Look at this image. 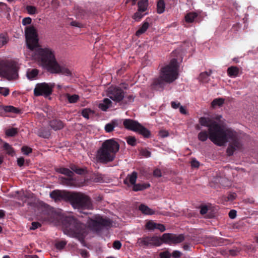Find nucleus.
<instances>
[{
	"label": "nucleus",
	"mask_w": 258,
	"mask_h": 258,
	"mask_svg": "<svg viewBox=\"0 0 258 258\" xmlns=\"http://www.w3.org/2000/svg\"><path fill=\"white\" fill-rule=\"evenodd\" d=\"M201 126L209 127V139L215 145L223 146L230 142L227 149L229 156L233 154L235 150L240 148L241 144L238 134L231 128L225 127L214 119L202 117L199 119Z\"/></svg>",
	"instance_id": "nucleus-1"
},
{
	"label": "nucleus",
	"mask_w": 258,
	"mask_h": 258,
	"mask_svg": "<svg viewBox=\"0 0 258 258\" xmlns=\"http://www.w3.org/2000/svg\"><path fill=\"white\" fill-rule=\"evenodd\" d=\"M26 55L28 58L35 60L39 66L51 73L66 76L72 75V71L70 69L57 61L55 51L50 47L38 46L31 51H29Z\"/></svg>",
	"instance_id": "nucleus-2"
},
{
	"label": "nucleus",
	"mask_w": 258,
	"mask_h": 258,
	"mask_svg": "<svg viewBox=\"0 0 258 258\" xmlns=\"http://www.w3.org/2000/svg\"><path fill=\"white\" fill-rule=\"evenodd\" d=\"M42 219L45 221L59 224L62 223L64 234L83 240L86 234V226L72 216H64L61 213L50 211L44 213Z\"/></svg>",
	"instance_id": "nucleus-3"
},
{
	"label": "nucleus",
	"mask_w": 258,
	"mask_h": 258,
	"mask_svg": "<svg viewBox=\"0 0 258 258\" xmlns=\"http://www.w3.org/2000/svg\"><path fill=\"white\" fill-rule=\"evenodd\" d=\"M50 197L55 202L61 201H70L75 209L80 210L91 209L92 202L90 198L81 193H70L64 190H55L50 192Z\"/></svg>",
	"instance_id": "nucleus-4"
},
{
	"label": "nucleus",
	"mask_w": 258,
	"mask_h": 258,
	"mask_svg": "<svg viewBox=\"0 0 258 258\" xmlns=\"http://www.w3.org/2000/svg\"><path fill=\"white\" fill-rule=\"evenodd\" d=\"M178 66L177 59L173 58L169 63L163 67L160 71L159 77L155 78L151 84L153 89H163L165 83H171L178 76Z\"/></svg>",
	"instance_id": "nucleus-5"
},
{
	"label": "nucleus",
	"mask_w": 258,
	"mask_h": 258,
	"mask_svg": "<svg viewBox=\"0 0 258 258\" xmlns=\"http://www.w3.org/2000/svg\"><path fill=\"white\" fill-rule=\"evenodd\" d=\"M119 145L114 139L104 141L96 153V160L101 164H107L114 160L119 150Z\"/></svg>",
	"instance_id": "nucleus-6"
},
{
	"label": "nucleus",
	"mask_w": 258,
	"mask_h": 258,
	"mask_svg": "<svg viewBox=\"0 0 258 258\" xmlns=\"http://www.w3.org/2000/svg\"><path fill=\"white\" fill-rule=\"evenodd\" d=\"M123 125L126 129L137 132L145 138H149L150 136V132L137 121L125 119L123 120Z\"/></svg>",
	"instance_id": "nucleus-7"
},
{
	"label": "nucleus",
	"mask_w": 258,
	"mask_h": 258,
	"mask_svg": "<svg viewBox=\"0 0 258 258\" xmlns=\"http://www.w3.org/2000/svg\"><path fill=\"white\" fill-rule=\"evenodd\" d=\"M27 46L29 51H31L38 46V39L36 29L32 26L25 29Z\"/></svg>",
	"instance_id": "nucleus-8"
},
{
	"label": "nucleus",
	"mask_w": 258,
	"mask_h": 258,
	"mask_svg": "<svg viewBox=\"0 0 258 258\" xmlns=\"http://www.w3.org/2000/svg\"><path fill=\"white\" fill-rule=\"evenodd\" d=\"M88 224L93 230L99 231L104 228L109 227L111 225V222L108 219L96 215L93 219H89Z\"/></svg>",
	"instance_id": "nucleus-9"
},
{
	"label": "nucleus",
	"mask_w": 258,
	"mask_h": 258,
	"mask_svg": "<svg viewBox=\"0 0 258 258\" xmlns=\"http://www.w3.org/2000/svg\"><path fill=\"white\" fill-rule=\"evenodd\" d=\"M18 76V69L16 65H7L5 61H0V76L10 80L16 79Z\"/></svg>",
	"instance_id": "nucleus-10"
},
{
	"label": "nucleus",
	"mask_w": 258,
	"mask_h": 258,
	"mask_svg": "<svg viewBox=\"0 0 258 258\" xmlns=\"http://www.w3.org/2000/svg\"><path fill=\"white\" fill-rule=\"evenodd\" d=\"M54 86V83H42L37 84L34 89V94L35 96H44L47 97L51 94L52 89Z\"/></svg>",
	"instance_id": "nucleus-11"
},
{
	"label": "nucleus",
	"mask_w": 258,
	"mask_h": 258,
	"mask_svg": "<svg viewBox=\"0 0 258 258\" xmlns=\"http://www.w3.org/2000/svg\"><path fill=\"white\" fill-rule=\"evenodd\" d=\"M137 244L142 247H151L160 246L162 244V237L158 236L144 237L138 239Z\"/></svg>",
	"instance_id": "nucleus-12"
},
{
	"label": "nucleus",
	"mask_w": 258,
	"mask_h": 258,
	"mask_svg": "<svg viewBox=\"0 0 258 258\" xmlns=\"http://www.w3.org/2000/svg\"><path fill=\"white\" fill-rule=\"evenodd\" d=\"M184 239L183 234L176 235L171 233H164L162 236V243L167 244H177L181 242Z\"/></svg>",
	"instance_id": "nucleus-13"
},
{
	"label": "nucleus",
	"mask_w": 258,
	"mask_h": 258,
	"mask_svg": "<svg viewBox=\"0 0 258 258\" xmlns=\"http://www.w3.org/2000/svg\"><path fill=\"white\" fill-rule=\"evenodd\" d=\"M107 96L112 100L119 102L124 97L123 91L118 87H110L108 88Z\"/></svg>",
	"instance_id": "nucleus-14"
},
{
	"label": "nucleus",
	"mask_w": 258,
	"mask_h": 258,
	"mask_svg": "<svg viewBox=\"0 0 258 258\" xmlns=\"http://www.w3.org/2000/svg\"><path fill=\"white\" fill-rule=\"evenodd\" d=\"M146 228L149 230L158 229L161 232H164L166 229L164 225L155 223L153 221H149L147 222L146 224Z\"/></svg>",
	"instance_id": "nucleus-15"
},
{
	"label": "nucleus",
	"mask_w": 258,
	"mask_h": 258,
	"mask_svg": "<svg viewBox=\"0 0 258 258\" xmlns=\"http://www.w3.org/2000/svg\"><path fill=\"white\" fill-rule=\"evenodd\" d=\"M138 177V173L136 171H133L131 174H128L126 178L124 180V183L128 185L130 183L131 185H134L136 182Z\"/></svg>",
	"instance_id": "nucleus-16"
},
{
	"label": "nucleus",
	"mask_w": 258,
	"mask_h": 258,
	"mask_svg": "<svg viewBox=\"0 0 258 258\" xmlns=\"http://www.w3.org/2000/svg\"><path fill=\"white\" fill-rule=\"evenodd\" d=\"M49 125L54 131L61 130L64 126L63 122L61 120L57 119L51 120L49 122Z\"/></svg>",
	"instance_id": "nucleus-17"
},
{
	"label": "nucleus",
	"mask_w": 258,
	"mask_h": 258,
	"mask_svg": "<svg viewBox=\"0 0 258 258\" xmlns=\"http://www.w3.org/2000/svg\"><path fill=\"white\" fill-rule=\"evenodd\" d=\"M239 69L236 66H231L227 69L228 75L231 78H235L238 76Z\"/></svg>",
	"instance_id": "nucleus-18"
},
{
	"label": "nucleus",
	"mask_w": 258,
	"mask_h": 258,
	"mask_svg": "<svg viewBox=\"0 0 258 258\" xmlns=\"http://www.w3.org/2000/svg\"><path fill=\"white\" fill-rule=\"evenodd\" d=\"M112 105V102L109 99L105 98L99 104V108L103 111H106Z\"/></svg>",
	"instance_id": "nucleus-19"
},
{
	"label": "nucleus",
	"mask_w": 258,
	"mask_h": 258,
	"mask_svg": "<svg viewBox=\"0 0 258 258\" xmlns=\"http://www.w3.org/2000/svg\"><path fill=\"white\" fill-rule=\"evenodd\" d=\"M139 209L145 215H152L155 214V212L147 206L142 204L139 207Z\"/></svg>",
	"instance_id": "nucleus-20"
},
{
	"label": "nucleus",
	"mask_w": 258,
	"mask_h": 258,
	"mask_svg": "<svg viewBox=\"0 0 258 258\" xmlns=\"http://www.w3.org/2000/svg\"><path fill=\"white\" fill-rule=\"evenodd\" d=\"M118 125V121L117 120H113L110 122L106 124L105 126V130L107 133L112 132L115 127Z\"/></svg>",
	"instance_id": "nucleus-21"
},
{
	"label": "nucleus",
	"mask_w": 258,
	"mask_h": 258,
	"mask_svg": "<svg viewBox=\"0 0 258 258\" xmlns=\"http://www.w3.org/2000/svg\"><path fill=\"white\" fill-rule=\"evenodd\" d=\"M38 73L39 71L37 69H28L27 71V77L30 80H34L38 75Z\"/></svg>",
	"instance_id": "nucleus-22"
},
{
	"label": "nucleus",
	"mask_w": 258,
	"mask_h": 258,
	"mask_svg": "<svg viewBox=\"0 0 258 258\" xmlns=\"http://www.w3.org/2000/svg\"><path fill=\"white\" fill-rule=\"evenodd\" d=\"M149 183H138L135 184L133 187V190L135 191L143 190L150 187Z\"/></svg>",
	"instance_id": "nucleus-23"
},
{
	"label": "nucleus",
	"mask_w": 258,
	"mask_h": 258,
	"mask_svg": "<svg viewBox=\"0 0 258 258\" xmlns=\"http://www.w3.org/2000/svg\"><path fill=\"white\" fill-rule=\"evenodd\" d=\"M149 27V23L147 22H144L142 26L139 28V29L136 32V35L137 36H139L142 34L144 33Z\"/></svg>",
	"instance_id": "nucleus-24"
},
{
	"label": "nucleus",
	"mask_w": 258,
	"mask_h": 258,
	"mask_svg": "<svg viewBox=\"0 0 258 258\" xmlns=\"http://www.w3.org/2000/svg\"><path fill=\"white\" fill-rule=\"evenodd\" d=\"M197 17L198 14L196 13L190 12L185 16L184 19L186 22L192 23Z\"/></svg>",
	"instance_id": "nucleus-25"
},
{
	"label": "nucleus",
	"mask_w": 258,
	"mask_h": 258,
	"mask_svg": "<svg viewBox=\"0 0 258 258\" xmlns=\"http://www.w3.org/2000/svg\"><path fill=\"white\" fill-rule=\"evenodd\" d=\"M138 10L139 11H142V12H145L148 6V0H140L138 4Z\"/></svg>",
	"instance_id": "nucleus-26"
},
{
	"label": "nucleus",
	"mask_w": 258,
	"mask_h": 258,
	"mask_svg": "<svg viewBox=\"0 0 258 258\" xmlns=\"http://www.w3.org/2000/svg\"><path fill=\"white\" fill-rule=\"evenodd\" d=\"M212 72H204L201 73L199 76V80L203 83H207L209 81V77L211 75Z\"/></svg>",
	"instance_id": "nucleus-27"
},
{
	"label": "nucleus",
	"mask_w": 258,
	"mask_h": 258,
	"mask_svg": "<svg viewBox=\"0 0 258 258\" xmlns=\"http://www.w3.org/2000/svg\"><path fill=\"white\" fill-rule=\"evenodd\" d=\"M207 127L209 129V127ZM198 138L202 142L206 141L208 138H209V131L208 130V133L206 131H201L199 133Z\"/></svg>",
	"instance_id": "nucleus-28"
},
{
	"label": "nucleus",
	"mask_w": 258,
	"mask_h": 258,
	"mask_svg": "<svg viewBox=\"0 0 258 258\" xmlns=\"http://www.w3.org/2000/svg\"><path fill=\"white\" fill-rule=\"evenodd\" d=\"M165 4L164 0H159L157 5V11L158 14H162L165 11Z\"/></svg>",
	"instance_id": "nucleus-29"
},
{
	"label": "nucleus",
	"mask_w": 258,
	"mask_h": 258,
	"mask_svg": "<svg viewBox=\"0 0 258 258\" xmlns=\"http://www.w3.org/2000/svg\"><path fill=\"white\" fill-rule=\"evenodd\" d=\"M225 99L222 98H216L213 100L211 103V105L213 108L217 106H221L224 103Z\"/></svg>",
	"instance_id": "nucleus-30"
},
{
	"label": "nucleus",
	"mask_w": 258,
	"mask_h": 258,
	"mask_svg": "<svg viewBox=\"0 0 258 258\" xmlns=\"http://www.w3.org/2000/svg\"><path fill=\"white\" fill-rule=\"evenodd\" d=\"M57 171L70 177H72L74 174L73 172L71 170L66 168H60L57 170Z\"/></svg>",
	"instance_id": "nucleus-31"
},
{
	"label": "nucleus",
	"mask_w": 258,
	"mask_h": 258,
	"mask_svg": "<svg viewBox=\"0 0 258 258\" xmlns=\"http://www.w3.org/2000/svg\"><path fill=\"white\" fill-rule=\"evenodd\" d=\"M66 97L68 100V101L70 103H76L78 101V100L79 99V96L76 94L71 95L69 94H67Z\"/></svg>",
	"instance_id": "nucleus-32"
},
{
	"label": "nucleus",
	"mask_w": 258,
	"mask_h": 258,
	"mask_svg": "<svg viewBox=\"0 0 258 258\" xmlns=\"http://www.w3.org/2000/svg\"><path fill=\"white\" fill-rule=\"evenodd\" d=\"M4 110L6 112H12L16 114L20 112V110L13 106H6L4 107Z\"/></svg>",
	"instance_id": "nucleus-33"
},
{
	"label": "nucleus",
	"mask_w": 258,
	"mask_h": 258,
	"mask_svg": "<svg viewBox=\"0 0 258 258\" xmlns=\"http://www.w3.org/2000/svg\"><path fill=\"white\" fill-rule=\"evenodd\" d=\"M5 133L8 137H13L18 133V129L17 128H9L6 131Z\"/></svg>",
	"instance_id": "nucleus-34"
},
{
	"label": "nucleus",
	"mask_w": 258,
	"mask_h": 258,
	"mask_svg": "<svg viewBox=\"0 0 258 258\" xmlns=\"http://www.w3.org/2000/svg\"><path fill=\"white\" fill-rule=\"evenodd\" d=\"M140 155L145 158H148L151 156V153L150 151L145 148H141L139 150Z\"/></svg>",
	"instance_id": "nucleus-35"
},
{
	"label": "nucleus",
	"mask_w": 258,
	"mask_h": 258,
	"mask_svg": "<svg viewBox=\"0 0 258 258\" xmlns=\"http://www.w3.org/2000/svg\"><path fill=\"white\" fill-rule=\"evenodd\" d=\"M26 9L28 13L30 15H34L38 13L37 9L34 6H27L26 8Z\"/></svg>",
	"instance_id": "nucleus-36"
},
{
	"label": "nucleus",
	"mask_w": 258,
	"mask_h": 258,
	"mask_svg": "<svg viewBox=\"0 0 258 258\" xmlns=\"http://www.w3.org/2000/svg\"><path fill=\"white\" fill-rule=\"evenodd\" d=\"M4 148L7 151L8 154L12 156L14 154V149L8 143H5L4 144Z\"/></svg>",
	"instance_id": "nucleus-37"
},
{
	"label": "nucleus",
	"mask_w": 258,
	"mask_h": 258,
	"mask_svg": "<svg viewBox=\"0 0 258 258\" xmlns=\"http://www.w3.org/2000/svg\"><path fill=\"white\" fill-rule=\"evenodd\" d=\"M127 143L132 146L136 145V139L134 137L130 136L126 138Z\"/></svg>",
	"instance_id": "nucleus-38"
},
{
	"label": "nucleus",
	"mask_w": 258,
	"mask_h": 258,
	"mask_svg": "<svg viewBox=\"0 0 258 258\" xmlns=\"http://www.w3.org/2000/svg\"><path fill=\"white\" fill-rule=\"evenodd\" d=\"M241 249L238 247H234L229 250V254L232 256L237 255L240 251Z\"/></svg>",
	"instance_id": "nucleus-39"
},
{
	"label": "nucleus",
	"mask_w": 258,
	"mask_h": 258,
	"mask_svg": "<svg viewBox=\"0 0 258 258\" xmlns=\"http://www.w3.org/2000/svg\"><path fill=\"white\" fill-rule=\"evenodd\" d=\"M92 113V111L90 109L85 108L82 111V115L83 117L88 119L89 118L90 114Z\"/></svg>",
	"instance_id": "nucleus-40"
},
{
	"label": "nucleus",
	"mask_w": 258,
	"mask_h": 258,
	"mask_svg": "<svg viewBox=\"0 0 258 258\" xmlns=\"http://www.w3.org/2000/svg\"><path fill=\"white\" fill-rule=\"evenodd\" d=\"M8 42L7 37L3 35H0V48H1L3 46L5 45Z\"/></svg>",
	"instance_id": "nucleus-41"
},
{
	"label": "nucleus",
	"mask_w": 258,
	"mask_h": 258,
	"mask_svg": "<svg viewBox=\"0 0 258 258\" xmlns=\"http://www.w3.org/2000/svg\"><path fill=\"white\" fill-rule=\"evenodd\" d=\"M142 11H139L137 12H136L133 17V19L136 21H140L144 16L142 14Z\"/></svg>",
	"instance_id": "nucleus-42"
},
{
	"label": "nucleus",
	"mask_w": 258,
	"mask_h": 258,
	"mask_svg": "<svg viewBox=\"0 0 258 258\" xmlns=\"http://www.w3.org/2000/svg\"><path fill=\"white\" fill-rule=\"evenodd\" d=\"M135 96L133 95H130L125 97L124 103L126 104L131 103L134 102Z\"/></svg>",
	"instance_id": "nucleus-43"
},
{
	"label": "nucleus",
	"mask_w": 258,
	"mask_h": 258,
	"mask_svg": "<svg viewBox=\"0 0 258 258\" xmlns=\"http://www.w3.org/2000/svg\"><path fill=\"white\" fill-rule=\"evenodd\" d=\"M71 169L73 171L75 172L76 173L79 174H81L83 173L84 170L81 168H78L75 165H73L71 166Z\"/></svg>",
	"instance_id": "nucleus-44"
},
{
	"label": "nucleus",
	"mask_w": 258,
	"mask_h": 258,
	"mask_svg": "<svg viewBox=\"0 0 258 258\" xmlns=\"http://www.w3.org/2000/svg\"><path fill=\"white\" fill-rule=\"evenodd\" d=\"M22 152L25 155H28L29 153H31L32 150L31 148L27 146H23L21 148Z\"/></svg>",
	"instance_id": "nucleus-45"
},
{
	"label": "nucleus",
	"mask_w": 258,
	"mask_h": 258,
	"mask_svg": "<svg viewBox=\"0 0 258 258\" xmlns=\"http://www.w3.org/2000/svg\"><path fill=\"white\" fill-rule=\"evenodd\" d=\"M0 94L4 96H8L9 94V89L8 88L0 87Z\"/></svg>",
	"instance_id": "nucleus-46"
},
{
	"label": "nucleus",
	"mask_w": 258,
	"mask_h": 258,
	"mask_svg": "<svg viewBox=\"0 0 258 258\" xmlns=\"http://www.w3.org/2000/svg\"><path fill=\"white\" fill-rule=\"evenodd\" d=\"M171 256V254L168 251H165L160 253V258H170Z\"/></svg>",
	"instance_id": "nucleus-47"
},
{
	"label": "nucleus",
	"mask_w": 258,
	"mask_h": 258,
	"mask_svg": "<svg viewBox=\"0 0 258 258\" xmlns=\"http://www.w3.org/2000/svg\"><path fill=\"white\" fill-rule=\"evenodd\" d=\"M66 245L65 241H59L55 244V247L57 249H62Z\"/></svg>",
	"instance_id": "nucleus-48"
},
{
	"label": "nucleus",
	"mask_w": 258,
	"mask_h": 258,
	"mask_svg": "<svg viewBox=\"0 0 258 258\" xmlns=\"http://www.w3.org/2000/svg\"><path fill=\"white\" fill-rule=\"evenodd\" d=\"M121 247V243L118 240L115 241L113 243V247L116 249H119Z\"/></svg>",
	"instance_id": "nucleus-49"
},
{
	"label": "nucleus",
	"mask_w": 258,
	"mask_h": 258,
	"mask_svg": "<svg viewBox=\"0 0 258 258\" xmlns=\"http://www.w3.org/2000/svg\"><path fill=\"white\" fill-rule=\"evenodd\" d=\"M41 226V224L37 222H33L32 223L31 227L30 228L31 230H35Z\"/></svg>",
	"instance_id": "nucleus-50"
},
{
	"label": "nucleus",
	"mask_w": 258,
	"mask_h": 258,
	"mask_svg": "<svg viewBox=\"0 0 258 258\" xmlns=\"http://www.w3.org/2000/svg\"><path fill=\"white\" fill-rule=\"evenodd\" d=\"M32 20L30 17H26L23 19L22 24L23 25H26L30 24L31 23Z\"/></svg>",
	"instance_id": "nucleus-51"
},
{
	"label": "nucleus",
	"mask_w": 258,
	"mask_h": 258,
	"mask_svg": "<svg viewBox=\"0 0 258 258\" xmlns=\"http://www.w3.org/2000/svg\"><path fill=\"white\" fill-rule=\"evenodd\" d=\"M71 25L74 27H79L81 28L83 27V24L81 23L76 21H73L71 22Z\"/></svg>",
	"instance_id": "nucleus-52"
},
{
	"label": "nucleus",
	"mask_w": 258,
	"mask_h": 258,
	"mask_svg": "<svg viewBox=\"0 0 258 258\" xmlns=\"http://www.w3.org/2000/svg\"><path fill=\"white\" fill-rule=\"evenodd\" d=\"M200 163L196 159H193L191 161V166L192 167L197 168L199 167Z\"/></svg>",
	"instance_id": "nucleus-53"
},
{
	"label": "nucleus",
	"mask_w": 258,
	"mask_h": 258,
	"mask_svg": "<svg viewBox=\"0 0 258 258\" xmlns=\"http://www.w3.org/2000/svg\"><path fill=\"white\" fill-rule=\"evenodd\" d=\"M171 255L174 257V258H179L180 257V256L181 255V253L180 251H178V250H174Z\"/></svg>",
	"instance_id": "nucleus-54"
},
{
	"label": "nucleus",
	"mask_w": 258,
	"mask_h": 258,
	"mask_svg": "<svg viewBox=\"0 0 258 258\" xmlns=\"http://www.w3.org/2000/svg\"><path fill=\"white\" fill-rule=\"evenodd\" d=\"M228 215L231 219H234L236 216V211L235 210H231L229 212Z\"/></svg>",
	"instance_id": "nucleus-55"
},
{
	"label": "nucleus",
	"mask_w": 258,
	"mask_h": 258,
	"mask_svg": "<svg viewBox=\"0 0 258 258\" xmlns=\"http://www.w3.org/2000/svg\"><path fill=\"white\" fill-rule=\"evenodd\" d=\"M171 107L174 109H177L180 106V103L176 101L171 102Z\"/></svg>",
	"instance_id": "nucleus-56"
},
{
	"label": "nucleus",
	"mask_w": 258,
	"mask_h": 258,
	"mask_svg": "<svg viewBox=\"0 0 258 258\" xmlns=\"http://www.w3.org/2000/svg\"><path fill=\"white\" fill-rule=\"evenodd\" d=\"M39 136L40 137H42L44 138H48L50 136V134L49 132H40L39 133Z\"/></svg>",
	"instance_id": "nucleus-57"
},
{
	"label": "nucleus",
	"mask_w": 258,
	"mask_h": 258,
	"mask_svg": "<svg viewBox=\"0 0 258 258\" xmlns=\"http://www.w3.org/2000/svg\"><path fill=\"white\" fill-rule=\"evenodd\" d=\"M153 174H154V176L157 177H161L162 175L161 172L160 170H159L158 169H156L154 171Z\"/></svg>",
	"instance_id": "nucleus-58"
},
{
	"label": "nucleus",
	"mask_w": 258,
	"mask_h": 258,
	"mask_svg": "<svg viewBox=\"0 0 258 258\" xmlns=\"http://www.w3.org/2000/svg\"><path fill=\"white\" fill-rule=\"evenodd\" d=\"M24 159L23 157L19 158L17 159V164L19 166H22L24 165Z\"/></svg>",
	"instance_id": "nucleus-59"
},
{
	"label": "nucleus",
	"mask_w": 258,
	"mask_h": 258,
	"mask_svg": "<svg viewBox=\"0 0 258 258\" xmlns=\"http://www.w3.org/2000/svg\"><path fill=\"white\" fill-rule=\"evenodd\" d=\"M179 111L181 114H187V111H186V108L185 107H184L183 106H180L179 107Z\"/></svg>",
	"instance_id": "nucleus-60"
},
{
	"label": "nucleus",
	"mask_w": 258,
	"mask_h": 258,
	"mask_svg": "<svg viewBox=\"0 0 258 258\" xmlns=\"http://www.w3.org/2000/svg\"><path fill=\"white\" fill-rule=\"evenodd\" d=\"M208 211V208L207 207L204 206L201 208L200 210V213L202 215H204L207 213Z\"/></svg>",
	"instance_id": "nucleus-61"
},
{
	"label": "nucleus",
	"mask_w": 258,
	"mask_h": 258,
	"mask_svg": "<svg viewBox=\"0 0 258 258\" xmlns=\"http://www.w3.org/2000/svg\"><path fill=\"white\" fill-rule=\"evenodd\" d=\"M81 254L84 257H87L88 256V252L86 250H81Z\"/></svg>",
	"instance_id": "nucleus-62"
},
{
	"label": "nucleus",
	"mask_w": 258,
	"mask_h": 258,
	"mask_svg": "<svg viewBox=\"0 0 258 258\" xmlns=\"http://www.w3.org/2000/svg\"><path fill=\"white\" fill-rule=\"evenodd\" d=\"M95 181L97 182H101L102 181V178L101 176H98L95 179Z\"/></svg>",
	"instance_id": "nucleus-63"
},
{
	"label": "nucleus",
	"mask_w": 258,
	"mask_h": 258,
	"mask_svg": "<svg viewBox=\"0 0 258 258\" xmlns=\"http://www.w3.org/2000/svg\"><path fill=\"white\" fill-rule=\"evenodd\" d=\"M5 216V212L3 211H0V219L3 218Z\"/></svg>",
	"instance_id": "nucleus-64"
}]
</instances>
